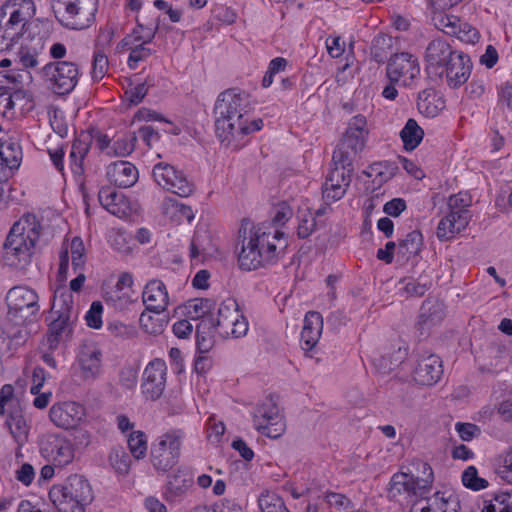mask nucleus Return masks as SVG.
Returning a JSON list of instances; mask_svg holds the SVG:
<instances>
[{
    "mask_svg": "<svg viewBox=\"0 0 512 512\" xmlns=\"http://www.w3.org/2000/svg\"><path fill=\"white\" fill-rule=\"evenodd\" d=\"M352 177L340 169H331L322 186L324 201L335 202L340 200L350 186Z\"/></svg>",
    "mask_w": 512,
    "mask_h": 512,
    "instance_id": "28",
    "label": "nucleus"
},
{
    "mask_svg": "<svg viewBox=\"0 0 512 512\" xmlns=\"http://www.w3.org/2000/svg\"><path fill=\"white\" fill-rule=\"evenodd\" d=\"M137 142V135L135 132H128L118 137L107 154L116 157H126L134 150Z\"/></svg>",
    "mask_w": 512,
    "mask_h": 512,
    "instance_id": "43",
    "label": "nucleus"
},
{
    "mask_svg": "<svg viewBox=\"0 0 512 512\" xmlns=\"http://www.w3.org/2000/svg\"><path fill=\"white\" fill-rule=\"evenodd\" d=\"M457 52V50H453L450 44L443 39L437 38L430 41L424 55L426 70L430 74H439L440 70Z\"/></svg>",
    "mask_w": 512,
    "mask_h": 512,
    "instance_id": "21",
    "label": "nucleus"
},
{
    "mask_svg": "<svg viewBox=\"0 0 512 512\" xmlns=\"http://www.w3.org/2000/svg\"><path fill=\"white\" fill-rule=\"evenodd\" d=\"M460 501L451 492H436L432 496L416 499L409 512H458Z\"/></svg>",
    "mask_w": 512,
    "mask_h": 512,
    "instance_id": "16",
    "label": "nucleus"
},
{
    "mask_svg": "<svg viewBox=\"0 0 512 512\" xmlns=\"http://www.w3.org/2000/svg\"><path fill=\"white\" fill-rule=\"evenodd\" d=\"M128 448L134 458H144L147 452L146 435L141 431H133L128 438Z\"/></svg>",
    "mask_w": 512,
    "mask_h": 512,
    "instance_id": "52",
    "label": "nucleus"
},
{
    "mask_svg": "<svg viewBox=\"0 0 512 512\" xmlns=\"http://www.w3.org/2000/svg\"><path fill=\"white\" fill-rule=\"evenodd\" d=\"M258 504L262 512H290L284 500L274 493L263 492L258 499Z\"/></svg>",
    "mask_w": 512,
    "mask_h": 512,
    "instance_id": "48",
    "label": "nucleus"
},
{
    "mask_svg": "<svg viewBox=\"0 0 512 512\" xmlns=\"http://www.w3.org/2000/svg\"><path fill=\"white\" fill-rule=\"evenodd\" d=\"M38 74L47 87L57 95L71 93L80 76L78 65L71 61L49 62L39 69Z\"/></svg>",
    "mask_w": 512,
    "mask_h": 512,
    "instance_id": "6",
    "label": "nucleus"
},
{
    "mask_svg": "<svg viewBox=\"0 0 512 512\" xmlns=\"http://www.w3.org/2000/svg\"><path fill=\"white\" fill-rule=\"evenodd\" d=\"M214 317H203L196 326V348L200 354L208 353L215 344Z\"/></svg>",
    "mask_w": 512,
    "mask_h": 512,
    "instance_id": "33",
    "label": "nucleus"
},
{
    "mask_svg": "<svg viewBox=\"0 0 512 512\" xmlns=\"http://www.w3.org/2000/svg\"><path fill=\"white\" fill-rule=\"evenodd\" d=\"M357 156L356 153L345 149L341 145H337L332 156V165L331 169H340V171H345L352 177L354 172V159Z\"/></svg>",
    "mask_w": 512,
    "mask_h": 512,
    "instance_id": "44",
    "label": "nucleus"
},
{
    "mask_svg": "<svg viewBox=\"0 0 512 512\" xmlns=\"http://www.w3.org/2000/svg\"><path fill=\"white\" fill-rule=\"evenodd\" d=\"M184 432L171 429L160 435L151 445L150 460L159 473H166L179 461Z\"/></svg>",
    "mask_w": 512,
    "mask_h": 512,
    "instance_id": "5",
    "label": "nucleus"
},
{
    "mask_svg": "<svg viewBox=\"0 0 512 512\" xmlns=\"http://www.w3.org/2000/svg\"><path fill=\"white\" fill-rule=\"evenodd\" d=\"M152 175L159 186L180 197H188L194 192V184L173 165L160 162L153 167Z\"/></svg>",
    "mask_w": 512,
    "mask_h": 512,
    "instance_id": "10",
    "label": "nucleus"
},
{
    "mask_svg": "<svg viewBox=\"0 0 512 512\" xmlns=\"http://www.w3.org/2000/svg\"><path fill=\"white\" fill-rule=\"evenodd\" d=\"M253 424L258 432L272 439L279 438L286 430L284 418L271 397L255 407Z\"/></svg>",
    "mask_w": 512,
    "mask_h": 512,
    "instance_id": "9",
    "label": "nucleus"
},
{
    "mask_svg": "<svg viewBox=\"0 0 512 512\" xmlns=\"http://www.w3.org/2000/svg\"><path fill=\"white\" fill-rule=\"evenodd\" d=\"M460 231L456 229V225L453 220L447 215L442 218L437 226V237L440 240H449L454 237L456 233Z\"/></svg>",
    "mask_w": 512,
    "mask_h": 512,
    "instance_id": "62",
    "label": "nucleus"
},
{
    "mask_svg": "<svg viewBox=\"0 0 512 512\" xmlns=\"http://www.w3.org/2000/svg\"><path fill=\"white\" fill-rule=\"evenodd\" d=\"M41 455L55 466L63 467L74 458V450L71 443L64 437L49 435L41 441Z\"/></svg>",
    "mask_w": 512,
    "mask_h": 512,
    "instance_id": "15",
    "label": "nucleus"
},
{
    "mask_svg": "<svg viewBox=\"0 0 512 512\" xmlns=\"http://www.w3.org/2000/svg\"><path fill=\"white\" fill-rule=\"evenodd\" d=\"M22 147L16 137H0V181L8 180L22 162Z\"/></svg>",
    "mask_w": 512,
    "mask_h": 512,
    "instance_id": "18",
    "label": "nucleus"
},
{
    "mask_svg": "<svg viewBox=\"0 0 512 512\" xmlns=\"http://www.w3.org/2000/svg\"><path fill=\"white\" fill-rule=\"evenodd\" d=\"M142 300L146 311L155 314L164 312L169 304V296L165 284L158 279L150 280L144 287Z\"/></svg>",
    "mask_w": 512,
    "mask_h": 512,
    "instance_id": "25",
    "label": "nucleus"
},
{
    "mask_svg": "<svg viewBox=\"0 0 512 512\" xmlns=\"http://www.w3.org/2000/svg\"><path fill=\"white\" fill-rule=\"evenodd\" d=\"M73 318L57 315L48 328L46 343L50 351L58 348L59 344L72 334Z\"/></svg>",
    "mask_w": 512,
    "mask_h": 512,
    "instance_id": "32",
    "label": "nucleus"
},
{
    "mask_svg": "<svg viewBox=\"0 0 512 512\" xmlns=\"http://www.w3.org/2000/svg\"><path fill=\"white\" fill-rule=\"evenodd\" d=\"M423 247V235L419 230L409 232L404 239L397 244V256L404 261H409L419 256Z\"/></svg>",
    "mask_w": 512,
    "mask_h": 512,
    "instance_id": "34",
    "label": "nucleus"
},
{
    "mask_svg": "<svg viewBox=\"0 0 512 512\" xmlns=\"http://www.w3.org/2000/svg\"><path fill=\"white\" fill-rule=\"evenodd\" d=\"M139 322L145 332L153 335L161 334L168 325L167 319H155L145 312L140 315Z\"/></svg>",
    "mask_w": 512,
    "mask_h": 512,
    "instance_id": "55",
    "label": "nucleus"
},
{
    "mask_svg": "<svg viewBox=\"0 0 512 512\" xmlns=\"http://www.w3.org/2000/svg\"><path fill=\"white\" fill-rule=\"evenodd\" d=\"M323 330V317L319 312L309 311L304 318V325L301 332V348L306 355L318 343ZM312 355H310L311 357Z\"/></svg>",
    "mask_w": 512,
    "mask_h": 512,
    "instance_id": "30",
    "label": "nucleus"
},
{
    "mask_svg": "<svg viewBox=\"0 0 512 512\" xmlns=\"http://www.w3.org/2000/svg\"><path fill=\"white\" fill-rule=\"evenodd\" d=\"M462 483L465 487L473 491H480L488 486V481L478 476V471L475 466H469L463 471Z\"/></svg>",
    "mask_w": 512,
    "mask_h": 512,
    "instance_id": "53",
    "label": "nucleus"
},
{
    "mask_svg": "<svg viewBox=\"0 0 512 512\" xmlns=\"http://www.w3.org/2000/svg\"><path fill=\"white\" fill-rule=\"evenodd\" d=\"M193 475L185 468L179 467L167 476L162 496L168 503L182 501L193 487Z\"/></svg>",
    "mask_w": 512,
    "mask_h": 512,
    "instance_id": "19",
    "label": "nucleus"
},
{
    "mask_svg": "<svg viewBox=\"0 0 512 512\" xmlns=\"http://www.w3.org/2000/svg\"><path fill=\"white\" fill-rule=\"evenodd\" d=\"M8 315L17 323L32 321L38 314V294L27 286H15L6 295Z\"/></svg>",
    "mask_w": 512,
    "mask_h": 512,
    "instance_id": "7",
    "label": "nucleus"
},
{
    "mask_svg": "<svg viewBox=\"0 0 512 512\" xmlns=\"http://www.w3.org/2000/svg\"><path fill=\"white\" fill-rule=\"evenodd\" d=\"M345 149H348L358 154L365 146V139L363 135L356 134L352 130H346L343 138L338 143Z\"/></svg>",
    "mask_w": 512,
    "mask_h": 512,
    "instance_id": "57",
    "label": "nucleus"
},
{
    "mask_svg": "<svg viewBox=\"0 0 512 512\" xmlns=\"http://www.w3.org/2000/svg\"><path fill=\"white\" fill-rule=\"evenodd\" d=\"M406 348L398 347V349L392 353H385L376 359L374 364L376 368L383 374L390 373L396 367H398L406 358Z\"/></svg>",
    "mask_w": 512,
    "mask_h": 512,
    "instance_id": "45",
    "label": "nucleus"
},
{
    "mask_svg": "<svg viewBox=\"0 0 512 512\" xmlns=\"http://www.w3.org/2000/svg\"><path fill=\"white\" fill-rule=\"evenodd\" d=\"M41 228L37 217L30 213L13 224L3 244V260L6 265L16 269H24L29 265Z\"/></svg>",
    "mask_w": 512,
    "mask_h": 512,
    "instance_id": "3",
    "label": "nucleus"
},
{
    "mask_svg": "<svg viewBox=\"0 0 512 512\" xmlns=\"http://www.w3.org/2000/svg\"><path fill=\"white\" fill-rule=\"evenodd\" d=\"M452 35L456 36L460 41L468 44H474L480 38L478 30L469 23L463 22L460 18L456 25L455 33Z\"/></svg>",
    "mask_w": 512,
    "mask_h": 512,
    "instance_id": "54",
    "label": "nucleus"
},
{
    "mask_svg": "<svg viewBox=\"0 0 512 512\" xmlns=\"http://www.w3.org/2000/svg\"><path fill=\"white\" fill-rule=\"evenodd\" d=\"M250 109V97L244 91L228 89L218 95L213 114L216 137L223 146L238 150L246 144L249 134L262 129L261 118H248Z\"/></svg>",
    "mask_w": 512,
    "mask_h": 512,
    "instance_id": "1",
    "label": "nucleus"
},
{
    "mask_svg": "<svg viewBox=\"0 0 512 512\" xmlns=\"http://www.w3.org/2000/svg\"><path fill=\"white\" fill-rule=\"evenodd\" d=\"M51 313L60 316H69L75 318L77 312L74 309V301L72 293L66 288H58L53 297Z\"/></svg>",
    "mask_w": 512,
    "mask_h": 512,
    "instance_id": "37",
    "label": "nucleus"
},
{
    "mask_svg": "<svg viewBox=\"0 0 512 512\" xmlns=\"http://www.w3.org/2000/svg\"><path fill=\"white\" fill-rule=\"evenodd\" d=\"M417 100L419 110L426 113V115L435 116L438 113L439 108L437 105H434V102L438 100L434 90L425 89L421 91L418 94Z\"/></svg>",
    "mask_w": 512,
    "mask_h": 512,
    "instance_id": "51",
    "label": "nucleus"
},
{
    "mask_svg": "<svg viewBox=\"0 0 512 512\" xmlns=\"http://www.w3.org/2000/svg\"><path fill=\"white\" fill-rule=\"evenodd\" d=\"M411 466L413 469L408 473L413 475L415 483L418 485L417 488L426 495L430 492L434 480L432 467L421 460L413 461Z\"/></svg>",
    "mask_w": 512,
    "mask_h": 512,
    "instance_id": "36",
    "label": "nucleus"
},
{
    "mask_svg": "<svg viewBox=\"0 0 512 512\" xmlns=\"http://www.w3.org/2000/svg\"><path fill=\"white\" fill-rule=\"evenodd\" d=\"M63 491L64 495L70 494L86 508L94 499L92 487L87 479L83 476L74 474L70 475L63 484L54 485Z\"/></svg>",
    "mask_w": 512,
    "mask_h": 512,
    "instance_id": "29",
    "label": "nucleus"
},
{
    "mask_svg": "<svg viewBox=\"0 0 512 512\" xmlns=\"http://www.w3.org/2000/svg\"><path fill=\"white\" fill-rule=\"evenodd\" d=\"M394 39L386 34H380L374 37L371 47V58L377 63H384L389 60L393 53Z\"/></svg>",
    "mask_w": 512,
    "mask_h": 512,
    "instance_id": "38",
    "label": "nucleus"
},
{
    "mask_svg": "<svg viewBox=\"0 0 512 512\" xmlns=\"http://www.w3.org/2000/svg\"><path fill=\"white\" fill-rule=\"evenodd\" d=\"M77 362L85 380L96 379L101 372L102 352L96 344L85 342L79 346Z\"/></svg>",
    "mask_w": 512,
    "mask_h": 512,
    "instance_id": "22",
    "label": "nucleus"
},
{
    "mask_svg": "<svg viewBox=\"0 0 512 512\" xmlns=\"http://www.w3.org/2000/svg\"><path fill=\"white\" fill-rule=\"evenodd\" d=\"M108 58L101 52L94 53L91 76L94 81H100L108 70Z\"/></svg>",
    "mask_w": 512,
    "mask_h": 512,
    "instance_id": "59",
    "label": "nucleus"
},
{
    "mask_svg": "<svg viewBox=\"0 0 512 512\" xmlns=\"http://www.w3.org/2000/svg\"><path fill=\"white\" fill-rule=\"evenodd\" d=\"M442 10H434L432 21L434 26L444 32L445 34L451 35L455 33L456 25L459 22V17L455 15L445 14Z\"/></svg>",
    "mask_w": 512,
    "mask_h": 512,
    "instance_id": "49",
    "label": "nucleus"
},
{
    "mask_svg": "<svg viewBox=\"0 0 512 512\" xmlns=\"http://www.w3.org/2000/svg\"><path fill=\"white\" fill-rule=\"evenodd\" d=\"M472 71V62L470 57L458 51L452 56V59L440 70L438 77H446L447 85L456 89L467 82Z\"/></svg>",
    "mask_w": 512,
    "mask_h": 512,
    "instance_id": "17",
    "label": "nucleus"
},
{
    "mask_svg": "<svg viewBox=\"0 0 512 512\" xmlns=\"http://www.w3.org/2000/svg\"><path fill=\"white\" fill-rule=\"evenodd\" d=\"M108 181L119 188L132 187L138 180V169L128 161L119 160L108 165L106 170Z\"/></svg>",
    "mask_w": 512,
    "mask_h": 512,
    "instance_id": "27",
    "label": "nucleus"
},
{
    "mask_svg": "<svg viewBox=\"0 0 512 512\" xmlns=\"http://www.w3.org/2000/svg\"><path fill=\"white\" fill-rule=\"evenodd\" d=\"M412 474L408 472L394 473L387 487V498L400 505L410 504L413 498L421 499L425 494L419 490Z\"/></svg>",
    "mask_w": 512,
    "mask_h": 512,
    "instance_id": "12",
    "label": "nucleus"
},
{
    "mask_svg": "<svg viewBox=\"0 0 512 512\" xmlns=\"http://www.w3.org/2000/svg\"><path fill=\"white\" fill-rule=\"evenodd\" d=\"M148 93L146 82L139 83L126 90L125 95L131 105H138Z\"/></svg>",
    "mask_w": 512,
    "mask_h": 512,
    "instance_id": "64",
    "label": "nucleus"
},
{
    "mask_svg": "<svg viewBox=\"0 0 512 512\" xmlns=\"http://www.w3.org/2000/svg\"><path fill=\"white\" fill-rule=\"evenodd\" d=\"M6 425L16 443L19 446H23L28 440L29 426L21 411H11L6 420Z\"/></svg>",
    "mask_w": 512,
    "mask_h": 512,
    "instance_id": "39",
    "label": "nucleus"
},
{
    "mask_svg": "<svg viewBox=\"0 0 512 512\" xmlns=\"http://www.w3.org/2000/svg\"><path fill=\"white\" fill-rule=\"evenodd\" d=\"M443 375L441 358L428 351L418 355L416 366L413 370V379L422 386L435 385Z\"/></svg>",
    "mask_w": 512,
    "mask_h": 512,
    "instance_id": "14",
    "label": "nucleus"
},
{
    "mask_svg": "<svg viewBox=\"0 0 512 512\" xmlns=\"http://www.w3.org/2000/svg\"><path fill=\"white\" fill-rule=\"evenodd\" d=\"M424 137L423 129L417 121L409 118L400 132V138L406 151H413L418 147Z\"/></svg>",
    "mask_w": 512,
    "mask_h": 512,
    "instance_id": "41",
    "label": "nucleus"
},
{
    "mask_svg": "<svg viewBox=\"0 0 512 512\" xmlns=\"http://www.w3.org/2000/svg\"><path fill=\"white\" fill-rule=\"evenodd\" d=\"M99 0H51L56 20L70 30H83L95 21Z\"/></svg>",
    "mask_w": 512,
    "mask_h": 512,
    "instance_id": "4",
    "label": "nucleus"
},
{
    "mask_svg": "<svg viewBox=\"0 0 512 512\" xmlns=\"http://www.w3.org/2000/svg\"><path fill=\"white\" fill-rule=\"evenodd\" d=\"M38 53L29 47L21 46L14 54L13 62L20 71H29L39 65Z\"/></svg>",
    "mask_w": 512,
    "mask_h": 512,
    "instance_id": "46",
    "label": "nucleus"
},
{
    "mask_svg": "<svg viewBox=\"0 0 512 512\" xmlns=\"http://www.w3.org/2000/svg\"><path fill=\"white\" fill-rule=\"evenodd\" d=\"M215 302L208 298H196L187 301L184 305L178 306L175 309L176 313L185 315L193 320L203 317H213L208 313L214 308Z\"/></svg>",
    "mask_w": 512,
    "mask_h": 512,
    "instance_id": "35",
    "label": "nucleus"
},
{
    "mask_svg": "<svg viewBox=\"0 0 512 512\" xmlns=\"http://www.w3.org/2000/svg\"><path fill=\"white\" fill-rule=\"evenodd\" d=\"M317 226L318 223L315 219V216H312V214L303 215V217L300 219L297 228V234L299 238L305 239L309 237L313 233V231H315Z\"/></svg>",
    "mask_w": 512,
    "mask_h": 512,
    "instance_id": "63",
    "label": "nucleus"
},
{
    "mask_svg": "<svg viewBox=\"0 0 512 512\" xmlns=\"http://www.w3.org/2000/svg\"><path fill=\"white\" fill-rule=\"evenodd\" d=\"M102 313L103 305L100 301L92 302L90 309L85 315L86 324L93 329H100L102 327Z\"/></svg>",
    "mask_w": 512,
    "mask_h": 512,
    "instance_id": "60",
    "label": "nucleus"
},
{
    "mask_svg": "<svg viewBox=\"0 0 512 512\" xmlns=\"http://www.w3.org/2000/svg\"><path fill=\"white\" fill-rule=\"evenodd\" d=\"M152 54V50L145 46L144 43L136 44L131 48L128 57V66L131 69H136L140 61L146 60Z\"/></svg>",
    "mask_w": 512,
    "mask_h": 512,
    "instance_id": "61",
    "label": "nucleus"
},
{
    "mask_svg": "<svg viewBox=\"0 0 512 512\" xmlns=\"http://www.w3.org/2000/svg\"><path fill=\"white\" fill-rule=\"evenodd\" d=\"M50 420L63 429L77 427L85 417V408L74 401L54 404L49 411Z\"/></svg>",
    "mask_w": 512,
    "mask_h": 512,
    "instance_id": "20",
    "label": "nucleus"
},
{
    "mask_svg": "<svg viewBox=\"0 0 512 512\" xmlns=\"http://www.w3.org/2000/svg\"><path fill=\"white\" fill-rule=\"evenodd\" d=\"M214 327L223 338H239L246 335L248 321L239 311L236 300L228 298L219 305L217 317H214Z\"/></svg>",
    "mask_w": 512,
    "mask_h": 512,
    "instance_id": "8",
    "label": "nucleus"
},
{
    "mask_svg": "<svg viewBox=\"0 0 512 512\" xmlns=\"http://www.w3.org/2000/svg\"><path fill=\"white\" fill-rule=\"evenodd\" d=\"M386 74L392 83L402 81L404 86H410L420 75L418 58L408 52L395 53L388 61Z\"/></svg>",
    "mask_w": 512,
    "mask_h": 512,
    "instance_id": "11",
    "label": "nucleus"
},
{
    "mask_svg": "<svg viewBox=\"0 0 512 512\" xmlns=\"http://www.w3.org/2000/svg\"><path fill=\"white\" fill-rule=\"evenodd\" d=\"M49 499L58 512H85V507L76 503V499L67 493L63 494L59 487L53 486L49 491Z\"/></svg>",
    "mask_w": 512,
    "mask_h": 512,
    "instance_id": "40",
    "label": "nucleus"
},
{
    "mask_svg": "<svg viewBox=\"0 0 512 512\" xmlns=\"http://www.w3.org/2000/svg\"><path fill=\"white\" fill-rule=\"evenodd\" d=\"M32 82L30 71H20L18 68L11 69L6 73H0V90L25 87Z\"/></svg>",
    "mask_w": 512,
    "mask_h": 512,
    "instance_id": "42",
    "label": "nucleus"
},
{
    "mask_svg": "<svg viewBox=\"0 0 512 512\" xmlns=\"http://www.w3.org/2000/svg\"><path fill=\"white\" fill-rule=\"evenodd\" d=\"M167 366L161 359L152 360L144 369L142 393L147 399H159L166 387Z\"/></svg>",
    "mask_w": 512,
    "mask_h": 512,
    "instance_id": "13",
    "label": "nucleus"
},
{
    "mask_svg": "<svg viewBox=\"0 0 512 512\" xmlns=\"http://www.w3.org/2000/svg\"><path fill=\"white\" fill-rule=\"evenodd\" d=\"M138 28L141 29L142 35L135 36V40L141 41L145 45L151 43L160 30V18L156 17L146 24L138 22Z\"/></svg>",
    "mask_w": 512,
    "mask_h": 512,
    "instance_id": "56",
    "label": "nucleus"
},
{
    "mask_svg": "<svg viewBox=\"0 0 512 512\" xmlns=\"http://www.w3.org/2000/svg\"><path fill=\"white\" fill-rule=\"evenodd\" d=\"M445 317L444 305L442 302L433 299L425 300L421 307L417 325L421 334L425 330L440 324Z\"/></svg>",
    "mask_w": 512,
    "mask_h": 512,
    "instance_id": "31",
    "label": "nucleus"
},
{
    "mask_svg": "<svg viewBox=\"0 0 512 512\" xmlns=\"http://www.w3.org/2000/svg\"><path fill=\"white\" fill-rule=\"evenodd\" d=\"M0 11L7 14H19L22 20L29 21L35 14V5L32 0H9L0 8Z\"/></svg>",
    "mask_w": 512,
    "mask_h": 512,
    "instance_id": "47",
    "label": "nucleus"
},
{
    "mask_svg": "<svg viewBox=\"0 0 512 512\" xmlns=\"http://www.w3.org/2000/svg\"><path fill=\"white\" fill-rule=\"evenodd\" d=\"M109 462L116 472L120 474H127L130 468L131 459L124 448L114 447L109 454Z\"/></svg>",
    "mask_w": 512,
    "mask_h": 512,
    "instance_id": "50",
    "label": "nucleus"
},
{
    "mask_svg": "<svg viewBox=\"0 0 512 512\" xmlns=\"http://www.w3.org/2000/svg\"><path fill=\"white\" fill-rule=\"evenodd\" d=\"M287 247L285 234L276 227L258 225L249 231L242 240L238 255L239 267L246 271L256 270L274 264Z\"/></svg>",
    "mask_w": 512,
    "mask_h": 512,
    "instance_id": "2",
    "label": "nucleus"
},
{
    "mask_svg": "<svg viewBox=\"0 0 512 512\" xmlns=\"http://www.w3.org/2000/svg\"><path fill=\"white\" fill-rule=\"evenodd\" d=\"M28 21L22 20L19 14H7L0 11V51H6L24 34Z\"/></svg>",
    "mask_w": 512,
    "mask_h": 512,
    "instance_id": "23",
    "label": "nucleus"
},
{
    "mask_svg": "<svg viewBox=\"0 0 512 512\" xmlns=\"http://www.w3.org/2000/svg\"><path fill=\"white\" fill-rule=\"evenodd\" d=\"M85 248L80 237H74L71 241L72 266L75 272L82 270L85 264Z\"/></svg>",
    "mask_w": 512,
    "mask_h": 512,
    "instance_id": "58",
    "label": "nucleus"
},
{
    "mask_svg": "<svg viewBox=\"0 0 512 512\" xmlns=\"http://www.w3.org/2000/svg\"><path fill=\"white\" fill-rule=\"evenodd\" d=\"M98 200L103 208L118 218H125L132 212L129 200L113 187H102L98 192Z\"/></svg>",
    "mask_w": 512,
    "mask_h": 512,
    "instance_id": "26",
    "label": "nucleus"
},
{
    "mask_svg": "<svg viewBox=\"0 0 512 512\" xmlns=\"http://www.w3.org/2000/svg\"><path fill=\"white\" fill-rule=\"evenodd\" d=\"M92 141V135L84 132L80 133L73 141L69 154L71 172L81 186L84 184V159L90 151Z\"/></svg>",
    "mask_w": 512,
    "mask_h": 512,
    "instance_id": "24",
    "label": "nucleus"
}]
</instances>
